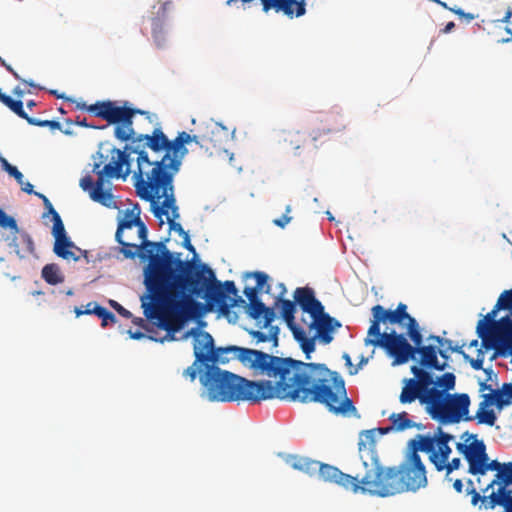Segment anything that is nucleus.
Returning a JSON list of instances; mask_svg holds the SVG:
<instances>
[{
  "label": "nucleus",
  "mask_w": 512,
  "mask_h": 512,
  "mask_svg": "<svg viewBox=\"0 0 512 512\" xmlns=\"http://www.w3.org/2000/svg\"><path fill=\"white\" fill-rule=\"evenodd\" d=\"M473 419H477L478 424H486L488 426H493L496 422V414L492 409H488L483 406H479L476 415Z\"/></svg>",
  "instance_id": "nucleus-36"
},
{
  "label": "nucleus",
  "mask_w": 512,
  "mask_h": 512,
  "mask_svg": "<svg viewBox=\"0 0 512 512\" xmlns=\"http://www.w3.org/2000/svg\"><path fill=\"white\" fill-rule=\"evenodd\" d=\"M93 313L101 320H115V315L100 305H93Z\"/></svg>",
  "instance_id": "nucleus-45"
},
{
  "label": "nucleus",
  "mask_w": 512,
  "mask_h": 512,
  "mask_svg": "<svg viewBox=\"0 0 512 512\" xmlns=\"http://www.w3.org/2000/svg\"><path fill=\"white\" fill-rule=\"evenodd\" d=\"M244 281L254 279V286L246 285L243 294L244 300L236 289V295L227 299V316L231 308L243 309L248 317L258 320H275L278 316L281 320H296L295 314L299 310L302 315H307L310 320H336L325 311V306L317 298L315 290L310 286L297 287L292 293V300L287 299V288L284 283L277 284V295L274 296L272 306H267L261 299L260 294L271 292L272 286L268 274L262 271L245 272L242 276Z\"/></svg>",
  "instance_id": "nucleus-5"
},
{
  "label": "nucleus",
  "mask_w": 512,
  "mask_h": 512,
  "mask_svg": "<svg viewBox=\"0 0 512 512\" xmlns=\"http://www.w3.org/2000/svg\"><path fill=\"white\" fill-rule=\"evenodd\" d=\"M488 471H495L494 478L484 487L481 485L479 489L486 493L489 489L495 485L498 486L497 490H493L489 495H481L477 491L474 482L471 479L466 481V494L471 495V504L485 510H492L496 506H502L505 512H512V461L508 463H500L497 460L490 459L486 461V467H484V476Z\"/></svg>",
  "instance_id": "nucleus-7"
},
{
  "label": "nucleus",
  "mask_w": 512,
  "mask_h": 512,
  "mask_svg": "<svg viewBox=\"0 0 512 512\" xmlns=\"http://www.w3.org/2000/svg\"><path fill=\"white\" fill-rule=\"evenodd\" d=\"M135 328L127 330L131 339L144 337L156 341H179L193 338L194 362L182 371V376L194 382L198 365H220L238 360L255 375H266L297 385H328L346 395L345 382L340 374L324 364L305 363L292 358H281L263 351L239 346L215 347L212 335L203 330L208 322H195L196 327L185 330L190 322H134Z\"/></svg>",
  "instance_id": "nucleus-2"
},
{
  "label": "nucleus",
  "mask_w": 512,
  "mask_h": 512,
  "mask_svg": "<svg viewBox=\"0 0 512 512\" xmlns=\"http://www.w3.org/2000/svg\"><path fill=\"white\" fill-rule=\"evenodd\" d=\"M199 380L210 401L250 402L277 398L302 403H321L336 415H357L353 401L335 387L328 385H297L296 382L278 379L252 381L222 370L216 365H198Z\"/></svg>",
  "instance_id": "nucleus-3"
},
{
  "label": "nucleus",
  "mask_w": 512,
  "mask_h": 512,
  "mask_svg": "<svg viewBox=\"0 0 512 512\" xmlns=\"http://www.w3.org/2000/svg\"><path fill=\"white\" fill-rule=\"evenodd\" d=\"M403 387L399 395L401 404H410L422 397L424 390L414 381V378H404L402 380Z\"/></svg>",
  "instance_id": "nucleus-29"
},
{
  "label": "nucleus",
  "mask_w": 512,
  "mask_h": 512,
  "mask_svg": "<svg viewBox=\"0 0 512 512\" xmlns=\"http://www.w3.org/2000/svg\"><path fill=\"white\" fill-rule=\"evenodd\" d=\"M486 390L492 392V390H494V389L492 388L491 385L487 384L486 382H481L480 383V387H479V391L480 392H484Z\"/></svg>",
  "instance_id": "nucleus-64"
},
{
  "label": "nucleus",
  "mask_w": 512,
  "mask_h": 512,
  "mask_svg": "<svg viewBox=\"0 0 512 512\" xmlns=\"http://www.w3.org/2000/svg\"><path fill=\"white\" fill-rule=\"evenodd\" d=\"M470 397L468 394H447L438 421L442 424L472 421L469 416Z\"/></svg>",
  "instance_id": "nucleus-17"
},
{
  "label": "nucleus",
  "mask_w": 512,
  "mask_h": 512,
  "mask_svg": "<svg viewBox=\"0 0 512 512\" xmlns=\"http://www.w3.org/2000/svg\"><path fill=\"white\" fill-rule=\"evenodd\" d=\"M407 335L414 343L413 347H422L423 336L419 322H407Z\"/></svg>",
  "instance_id": "nucleus-40"
},
{
  "label": "nucleus",
  "mask_w": 512,
  "mask_h": 512,
  "mask_svg": "<svg viewBox=\"0 0 512 512\" xmlns=\"http://www.w3.org/2000/svg\"><path fill=\"white\" fill-rule=\"evenodd\" d=\"M224 129L214 126L210 135H193L182 131L174 140H169L160 128H155L151 135L139 134L130 139V145L125 147L128 156L137 154V170L134 172L136 193L153 197L152 191L170 189L175 175L179 172L182 160L188 153L186 144L194 142L201 148L215 150L223 148Z\"/></svg>",
  "instance_id": "nucleus-4"
},
{
  "label": "nucleus",
  "mask_w": 512,
  "mask_h": 512,
  "mask_svg": "<svg viewBox=\"0 0 512 512\" xmlns=\"http://www.w3.org/2000/svg\"><path fill=\"white\" fill-rule=\"evenodd\" d=\"M82 110L92 113L95 117L105 120L107 124L115 125L114 136L120 141H129L135 135L132 122V110L116 101H97L94 104L78 106Z\"/></svg>",
  "instance_id": "nucleus-8"
},
{
  "label": "nucleus",
  "mask_w": 512,
  "mask_h": 512,
  "mask_svg": "<svg viewBox=\"0 0 512 512\" xmlns=\"http://www.w3.org/2000/svg\"><path fill=\"white\" fill-rule=\"evenodd\" d=\"M482 401L480 402L479 406L483 407H490L495 405L499 410L504 408V401L501 397L498 396V391L492 390V392L485 393L482 395Z\"/></svg>",
  "instance_id": "nucleus-39"
},
{
  "label": "nucleus",
  "mask_w": 512,
  "mask_h": 512,
  "mask_svg": "<svg viewBox=\"0 0 512 512\" xmlns=\"http://www.w3.org/2000/svg\"><path fill=\"white\" fill-rule=\"evenodd\" d=\"M432 440L429 435H416L408 442L409 452L400 466L384 467L373 474L367 488L369 495L393 496L404 491H417L427 486L426 468L418 452L430 455Z\"/></svg>",
  "instance_id": "nucleus-6"
},
{
  "label": "nucleus",
  "mask_w": 512,
  "mask_h": 512,
  "mask_svg": "<svg viewBox=\"0 0 512 512\" xmlns=\"http://www.w3.org/2000/svg\"><path fill=\"white\" fill-rule=\"evenodd\" d=\"M505 30L510 35V37L502 38V39L498 40V43L504 44V43H508V42L512 41V29L510 27H506Z\"/></svg>",
  "instance_id": "nucleus-62"
},
{
  "label": "nucleus",
  "mask_w": 512,
  "mask_h": 512,
  "mask_svg": "<svg viewBox=\"0 0 512 512\" xmlns=\"http://www.w3.org/2000/svg\"><path fill=\"white\" fill-rule=\"evenodd\" d=\"M111 306L118 312V314L124 318H131L132 314L125 309L123 306H121L119 303H117L114 300H110Z\"/></svg>",
  "instance_id": "nucleus-48"
},
{
  "label": "nucleus",
  "mask_w": 512,
  "mask_h": 512,
  "mask_svg": "<svg viewBox=\"0 0 512 512\" xmlns=\"http://www.w3.org/2000/svg\"><path fill=\"white\" fill-rule=\"evenodd\" d=\"M306 0H263V10L274 9L283 12L289 18L301 17L306 12Z\"/></svg>",
  "instance_id": "nucleus-23"
},
{
  "label": "nucleus",
  "mask_w": 512,
  "mask_h": 512,
  "mask_svg": "<svg viewBox=\"0 0 512 512\" xmlns=\"http://www.w3.org/2000/svg\"><path fill=\"white\" fill-rule=\"evenodd\" d=\"M318 121L319 125L312 129L309 134L315 147H317L318 142H321L328 134L340 132L346 127L343 117L339 113H327L319 118Z\"/></svg>",
  "instance_id": "nucleus-19"
},
{
  "label": "nucleus",
  "mask_w": 512,
  "mask_h": 512,
  "mask_svg": "<svg viewBox=\"0 0 512 512\" xmlns=\"http://www.w3.org/2000/svg\"><path fill=\"white\" fill-rule=\"evenodd\" d=\"M416 354L420 355L419 363L423 368L443 371L447 367L446 362H440L438 360V351L435 346L427 345L415 347L414 356Z\"/></svg>",
  "instance_id": "nucleus-27"
},
{
  "label": "nucleus",
  "mask_w": 512,
  "mask_h": 512,
  "mask_svg": "<svg viewBox=\"0 0 512 512\" xmlns=\"http://www.w3.org/2000/svg\"><path fill=\"white\" fill-rule=\"evenodd\" d=\"M289 463L294 469L305 472L309 475L318 474L320 468L319 461L302 456H292Z\"/></svg>",
  "instance_id": "nucleus-31"
},
{
  "label": "nucleus",
  "mask_w": 512,
  "mask_h": 512,
  "mask_svg": "<svg viewBox=\"0 0 512 512\" xmlns=\"http://www.w3.org/2000/svg\"><path fill=\"white\" fill-rule=\"evenodd\" d=\"M425 369L426 368H420L417 365L411 367V372L414 374V381L424 391L432 388L431 385L434 383L432 374Z\"/></svg>",
  "instance_id": "nucleus-33"
},
{
  "label": "nucleus",
  "mask_w": 512,
  "mask_h": 512,
  "mask_svg": "<svg viewBox=\"0 0 512 512\" xmlns=\"http://www.w3.org/2000/svg\"><path fill=\"white\" fill-rule=\"evenodd\" d=\"M285 211H286V213L281 218L275 219L273 221V223L276 226L284 228L292 220V217L288 216V213L291 212V206L288 205L286 207Z\"/></svg>",
  "instance_id": "nucleus-46"
},
{
  "label": "nucleus",
  "mask_w": 512,
  "mask_h": 512,
  "mask_svg": "<svg viewBox=\"0 0 512 512\" xmlns=\"http://www.w3.org/2000/svg\"><path fill=\"white\" fill-rule=\"evenodd\" d=\"M17 232V221L0 207V233Z\"/></svg>",
  "instance_id": "nucleus-41"
},
{
  "label": "nucleus",
  "mask_w": 512,
  "mask_h": 512,
  "mask_svg": "<svg viewBox=\"0 0 512 512\" xmlns=\"http://www.w3.org/2000/svg\"><path fill=\"white\" fill-rule=\"evenodd\" d=\"M183 238V246L190 252L195 253V248L191 244L189 234L185 235Z\"/></svg>",
  "instance_id": "nucleus-57"
},
{
  "label": "nucleus",
  "mask_w": 512,
  "mask_h": 512,
  "mask_svg": "<svg viewBox=\"0 0 512 512\" xmlns=\"http://www.w3.org/2000/svg\"><path fill=\"white\" fill-rule=\"evenodd\" d=\"M388 420L391 422L393 430L397 432H402L413 428H416L417 430L425 429V426L422 423L413 421L409 417V414L405 411L400 413H392Z\"/></svg>",
  "instance_id": "nucleus-30"
},
{
  "label": "nucleus",
  "mask_w": 512,
  "mask_h": 512,
  "mask_svg": "<svg viewBox=\"0 0 512 512\" xmlns=\"http://www.w3.org/2000/svg\"><path fill=\"white\" fill-rule=\"evenodd\" d=\"M76 124H77V125H79V126H81V127L93 128V129H104V128H106V125L101 126V127H98V126H95V125L89 124V123L87 122V119H86V118L80 119V117H77V119H76Z\"/></svg>",
  "instance_id": "nucleus-51"
},
{
  "label": "nucleus",
  "mask_w": 512,
  "mask_h": 512,
  "mask_svg": "<svg viewBox=\"0 0 512 512\" xmlns=\"http://www.w3.org/2000/svg\"><path fill=\"white\" fill-rule=\"evenodd\" d=\"M480 320H512V288L500 293L491 311L479 314Z\"/></svg>",
  "instance_id": "nucleus-22"
},
{
  "label": "nucleus",
  "mask_w": 512,
  "mask_h": 512,
  "mask_svg": "<svg viewBox=\"0 0 512 512\" xmlns=\"http://www.w3.org/2000/svg\"><path fill=\"white\" fill-rule=\"evenodd\" d=\"M0 163L3 170H5L7 173L14 167L2 156H0Z\"/></svg>",
  "instance_id": "nucleus-60"
},
{
  "label": "nucleus",
  "mask_w": 512,
  "mask_h": 512,
  "mask_svg": "<svg viewBox=\"0 0 512 512\" xmlns=\"http://www.w3.org/2000/svg\"><path fill=\"white\" fill-rule=\"evenodd\" d=\"M139 256L149 258L144 284L147 293L141 296L145 320H201L216 311L227 316V299L236 295L233 281L221 283L205 264L174 258L164 241L141 239Z\"/></svg>",
  "instance_id": "nucleus-1"
},
{
  "label": "nucleus",
  "mask_w": 512,
  "mask_h": 512,
  "mask_svg": "<svg viewBox=\"0 0 512 512\" xmlns=\"http://www.w3.org/2000/svg\"><path fill=\"white\" fill-rule=\"evenodd\" d=\"M42 278L50 285H57L64 281L60 268L57 264H47L42 269Z\"/></svg>",
  "instance_id": "nucleus-34"
},
{
  "label": "nucleus",
  "mask_w": 512,
  "mask_h": 512,
  "mask_svg": "<svg viewBox=\"0 0 512 512\" xmlns=\"http://www.w3.org/2000/svg\"><path fill=\"white\" fill-rule=\"evenodd\" d=\"M0 241L7 243V245L21 258H27L30 255H34L35 246L31 236L19 229L17 226V232L9 231L0 233Z\"/></svg>",
  "instance_id": "nucleus-18"
},
{
  "label": "nucleus",
  "mask_w": 512,
  "mask_h": 512,
  "mask_svg": "<svg viewBox=\"0 0 512 512\" xmlns=\"http://www.w3.org/2000/svg\"><path fill=\"white\" fill-rule=\"evenodd\" d=\"M8 174L15 178L18 184H23V174L17 169V167H13Z\"/></svg>",
  "instance_id": "nucleus-52"
},
{
  "label": "nucleus",
  "mask_w": 512,
  "mask_h": 512,
  "mask_svg": "<svg viewBox=\"0 0 512 512\" xmlns=\"http://www.w3.org/2000/svg\"><path fill=\"white\" fill-rule=\"evenodd\" d=\"M450 11H452L453 13H455L456 15L460 16V17H465V19H467V21H471L474 19V15L471 14V13H465L462 9L460 8H453V9H450Z\"/></svg>",
  "instance_id": "nucleus-53"
},
{
  "label": "nucleus",
  "mask_w": 512,
  "mask_h": 512,
  "mask_svg": "<svg viewBox=\"0 0 512 512\" xmlns=\"http://www.w3.org/2000/svg\"><path fill=\"white\" fill-rule=\"evenodd\" d=\"M375 431V429L362 431L358 443L366 486L373 480L372 475L378 474L383 468L376 451Z\"/></svg>",
  "instance_id": "nucleus-15"
},
{
  "label": "nucleus",
  "mask_w": 512,
  "mask_h": 512,
  "mask_svg": "<svg viewBox=\"0 0 512 512\" xmlns=\"http://www.w3.org/2000/svg\"><path fill=\"white\" fill-rule=\"evenodd\" d=\"M382 322H372L368 330V339L369 342L373 345L384 346L385 343V335H389L388 333H381L380 324Z\"/></svg>",
  "instance_id": "nucleus-37"
},
{
  "label": "nucleus",
  "mask_w": 512,
  "mask_h": 512,
  "mask_svg": "<svg viewBox=\"0 0 512 512\" xmlns=\"http://www.w3.org/2000/svg\"><path fill=\"white\" fill-rule=\"evenodd\" d=\"M484 362V352L479 349L477 353V358L470 360V365L475 370H481L483 368Z\"/></svg>",
  "instance_id": "nucleus-47"
},
{
  "label": "nucleus",
  "mask_w": 512,
  "mask_h": 512,
  "mask_svg": "<svg viewBox=\"0 0 512 512\" xmlns=\"http://www.w3.org/2000/svg\"><path fill=\"white\" fill-rule=\"evenodd\" d=\"M477 333L486 350L512 355V322H477Z\"/></svg>",
  "instance_id": "nucleus-11"
},
{
  "label": "nucleus",
  "mask_w": 512,
  "mask_h": 512,
  "mask_svg": "<svg viewBox=\"0 0 512 512\" xmlns=\"http://www.w3.org/2000/svg\"><path fill=\"white\" fill-rule=\"evenodd\" d=\"M29 124L31 125H34V126H39V127H43V121L44 120H39V119H36V118H33V117H29L27 115V118H24Z\"/></svg>",
  "instance_id": "nucleus-58"
},
{
  "label": "nucleus",
  "mask_w": 512,
  "mask_h": 512,
  "mask_svg": "<svg viewBox=\"0 0 512 512\" xmlns=\"http://www.w3.org/2000/svg\"><path fill=\"white\" fill-rule=\"evenodd\" d=\"M52 221H53L52 234L55 238V241H57V239H61L65 236H67L63 221L58 213H55Z\"/></svg>",
  "instance_id": "nucleus-42"
},
{
  "label": "nucleus",
  "mask_w": 512,
  "mask_h": 512,
  "mask_svg": "<svg viewBox=\"0 0 512 512\" xmlns=\"http://www.w3.org/2000/svg\"><path fill=\"white\" fill-rule=\"evenodd\" d=\"M342 358L345 361V365L348 368V373L350 375H355L358 373V368H355V365L352 363L351 357L348 353H344Z\"/></svg>",
  "instance_id": "nucleus-49"
},
{
  "label": "nucleus",
  "mask_w": 512,
  "mask_h": 512,
  "mask_svg": "<svg viewBox=\"0 0 512 512\" xmlns=\"http://www.w3.org/2000/svg\"><path fill=\"white\" fill-rule=\"evenodd\" d=\"M451 482L453 483V488L455 489L456 492H458V493H462L463 492L464 485H463L462 479H460V478H455L454 479L452 477V481Z\"/></svg>",
  "instance_id": "nucleus-55"
},
{
  "label": "nucleus",
  "mask_w": 512,
  "mask_h": 512,
  "mask_svg": "<svg viewBox=\"0 0 512 512\" xmlns=\"http://www.w3.org/2000/svg\"><path fill=\"white\" fill-rule=\"evenodd\" d=\"M436 384L444 390L453 389L455 385V376L452 373H445L437 379Z\"/></svg>",
  "instance_id": "nucleus-44"
},
{
  "label": "nucleus",
  "mask_w": 512,
  "mask_h": 512,
  "mask_svg": "<svg viewBox=\"0 0 512 512\" xmlns=\"http://www.w3.org/2000/svg\"><path fill=\"white\" fill-rule=\"evenodd\" d=\"M282 141L291 149L298 150L301 148L305 141L306 137L304 133L299 130H285L281 134Z\"/></svg>",
  "instance_id": "nucleus-32"
},
{
  "label": "nucleus",
  "mask_w": 512,
  "mask_h": 512,
  "mask_svg": "<svg viewBox=\"0 0 512 512\" xmlns=\"http://www.w3.org/2000/svg\"><path fill=\"white\" fill-rule=\"evenodd\" d=\"M53 251L58 257L68 261H78L81 255L87 257V251L76 246L68 236L57 239V241L54 242Z\"/></svg>",
  "instance_id": "nucleus-25"
},
{
  "label": "nucleus",
  "mask_w": 512,
  "mask_h": 512,
  "mask_svg": "<svg viewBox=\"0 0 512 512\" xmlns=\"http://www.w3.org/2000/svg\"><path fill=\"white\" fill-rule=\"evenodd\" d=\"M20 185L24 192H26L28 194H34L35 191L33 190V185L30 182L23 181V184H20Z\"/></svg>",
  "instance_id": "nucleus-59"
},
{
  "label": "nucleus",
  "mask_w": 512,
  "mask_h": 512,
  "mask_svg": "<svg viewBox=\"0 0 512 512\" xmlns=\"http://www.w3.org/2000/svg\"><path fill=\"white\" fill-rule=\"evenodd\" d=\"M0 101L20 118H27V113L24 111L23 103L21 100H14L5 93H1Z\"/></svg>",
  "instance_id": "nucleus-35"
},
{
  "label": "nucleus",
  "mask_w": 512,
  "mask_h": 512,
  "mask_svg": "<svg viewBox=\"0 0 512 512\" xmlns=\"http://www.w3.org/2000/svg\"><path fill=\"white\" fill-rule=\"evenodd\" d=\"M384 346L387 351L395 358L396 363L404 364L410 359H414L415 347L410 345L402 334L390 333L385 335Z\"/></svg>",
  "instance_id": "nucleus-20"
},
{
  "label": "nucleus",
  "mask_w": 512,
  "mask_h": 512,
  "mask_svg": "<svg viewBox=\"0 0 512 512\" xmlns=\"http://www.w3.org/2000/svg\"><path fill=\"white\" fill-rule=\"evenodd\" d=\"M151 194L153 197L145 196L142 192L137 193L141 199L151 202L152 212L155 217L161 219L163 215L168 214V210H171V217H167L170 230L177 232L182 237L187 235L188 232L183 229L180 223L175 221L179 218V212L176 205L173 184L170 185V189H167L165 193H163L161 189L160 191H152Z\"/></svg>",
  "instance_id": "nucleus-14"
},
{
  "label": "nucleus",
  "mask_w": 512,
  "mask_h": 512,
  "mask_svg": "<svg viewBox=\"0 0 512 512\" xmlns=\"http://www.w3.org/2000/svg\"><path fill=\"white\" fill-rule=\"evenodd\" d=\"M497 391L498 396L504 401V407L512 404V383H504Z\"/></svg>",
  "instance_id": "nucleus-43"
},
{
  "label": "nucleus",
  "mask_w": 512,
  "mask_h": 512,
  "mask_svg": "<svg viewBox=\"0 0 512 512\" xmlns=\"http://www.w3.org/2000/svg\"><path fill=\"white\" fill-rule=\"evenodd\" d=\"M372 320H415L410 314L407 313V306L399 303L397 308L385 309L381 305L372 307Z\"/></svg>",
  "instance_id": "nucleus-28"
},
{
  "label": "nucleus",
  "mask_w": 512,
  "mask_h": 512,
  "mask_svg": "<svg viewBox=\"0 0 512 512\" xmlns=\"http://www.w3.org/2000/svg\"><path fill=\"white\" fill-rule=\"evenodd\" d=\"M80 186L84 191H91L95 186V183L90 176H85L80 180Z\"/></svg>",
  "instance_id": "nucleus-50"
},
{
  "label": "nucleus",
  "mask_w": 512,
  "mask_h": 512,
  "mask_svg": "<svg viewBox=\"0 0 512 512\" xmlns=\"http://www.w3.org/2000/svg\"><path fill=\"white\" fill-rule=\"evenodd\" d=\"M461 438L464 439V442H458L456 449L468 463L467 472L477 477L476 480L480 486L486 461L489 460L486 445L482 440H478L476 435L468 432L463 433Z\"/></svg>",
  "instance_id": "nucleus-13"
},
{
  "label": "nucleus",
  "mask_w": 512,
  "mask_h": 512,
  "mask_svg": "<svg viewBox=\"0 0 512 512\" xmlns=\"http://www.w3.org/2000/svg\"><path fill=\"white\" fill-rule=\"evenodd\" d=\"M244 330L257 345L268 343L275 348L279 344L280 329L277 325H273V322H254L252 326H245Z\"/></svg>",
  "instance_id": "nucleus-21"
},
{
  "label": "nucleus",
  "mask_w": 512,
  "mask_h": 512,
  "mask_svg": "<svg viewBox=\"0 0 512 512\" xmlns=\"http://www.w3.org/2000/svg\"><path fill=\"white\" fill-rule=\"evenodd\" d=\"M286 324L307 358L315 351L316 340L324 345L331 343L334 333L342 326V322H286Z\"/></svg>",
  "instance_id": "nucleus-9"
},
{
  "label": "nucleus",
  "mask_w": 512,
  "mask_h": 512,
  "mask_svg": "<svg viewBox=\"0 0 512 512\" xmlns=\"http://www.w3.org/2000/svg\"><path fill=\"white\" fill-rule=\"evenodd\" d=\"M43 127H49L52 130L61 129V124L55 120H44Z\"/></svg>",
  "instance_id": "nucleus-56"
},
{
  "label": "nucleus",
  "mask_w": 512,
  "mask_h": 512,
  "mask_svg": "<svg viewBox=\"0 0 512 512\" xmlns=\"http://www.w3.org/2000/svg\"><path fill=\"white\" fill-rule=\"evenodd\" d=\"M319 478L325 482L338 484L346 490H350L354 494H369V488L366 487L364 474L359 478L343 473L337 467L320 462L318 472Z\"/></svg>",
  "instance_id": "nucleus-16"
},
{
  "label": "nucleus",
  "mask_w": 512,
  "mask_h": 512,
  "mask_svg": "<svg viewBox=\"0 0 512 512\" xmlns=\"http://www.w3.org/2000/svg\"><path fill=\"white\" fill-rule=\"evenodd\" d=\"M133 227H137L138 238L145 239L148 234V230L144 222L140 218V210L136 206L132 210H127L123 219L119 222L118 228L115 234V238H121L126 230H131Z\"/></svg>",
  "instance_id": "nucleus-24"
},
{
  "label": "nucleus",
  "mask_w": 512,
  "mask_h": 512,
  "mask_svg": "<svg viewBox=\"0 0 512 512\" xmlns=\"http://www.w3.org/2000/svg\"><path fill=\"white\" fill-rule=\"evenodd\" d=\"M455 27V23L453 21L448 22L445 27L441 30L443 34H447L452 31V29Z\"/></svg>",
  "instance_id": "nucleus-63"
},
{
  "label": "nucleus",
  "mask_w": 512,
  "mask_h": 512,
  "mask_svg": "<svg viewBox=\"0 0 512 512\" xmlns=\"http://www.w3.org/2000/svg\"><path fill=\"white\" fill-rule=\"evenodd\" d=\"M454 439V436L444 432L441 427H438L432 440V452H430V461L435 466L437 471H446V481L451 482V473L459 470L462 467L460 458H453L449 461V456L452 452L449 442Z\"/></svg>",
  "instance_id": "nucleus-12"
},
{
  "label": "nucleus",
  "mask_w": 512,
  "mask_h": 512,
  "mask_svg": "<svg viewBox=\"0 0 512 512\" xmlns=\"http://www.w3.org/2000/svg\"><path fill=\"white\" fill-rule=\"evenodd\" d=\"M445 399L446 395L444 394V391L432 387L423 392L420 403L427 406V410L433 419L438 420Z\"/></svg>",
  "instance_id": "nucleus-26"
},
{
  "label": "nucleus",
  "mask_w": 512,
  "mask_h": 512,
  "mask_svg": "<svg viewBox=\"0 0 512 512\" xmlns=\"http://www.w3.org/2000/svg\"><path fill=\"white\" fill-rule=\"evenodd\" d=\"M116 241L121 245V253L125 258L133 259L136 255H138L140 248H142L141 243H130L125 241L123 237L116 238Z\"/></svg>",
  "instance_id": "nucleus-38"
},
{
  "label": "nucleus",
  "mask_w": 512,
  "mask_h": 512,
  "mask_svg": "<svg viewBox=\"0 0 512 512\" xmlns=\"http://www.w3.org/2000/svg\"><path fill=\"white\" fill-rule=\"evenodd\" d=\"M93 305H97V303H88L85 307V310L76 309V315L79 317L80 315H83V314H87V315L94 314L93 311H91L93 308Z\"/></svg>",
  "instance_id": "nucleus-54"
},
{
  "label": "nucleus",
  "mask_w": 512,
  "mask_h": 512,
  "mask_svg": "<svg viewBox=\"0 0 512 512\" xmlns=\"http://www.w3.org/2000/svg\"><path fill=\"white\" fill-rule=\"evenodd\" d=\"M451 349V347L449 346L448 348L446 349H437L438 351V354L444 359L443 362H446L447 363V360L449 359V355H448V350Z\"/></svg>",
  "instance_id": "nucleus-61"
},
{
  "label": "nucleus",
  "mask_w": 512,
  "mask_h": 512,
  "mask_svg": "<svg viewBox=\"0 0 512 512\" xmlns=\"http://www.w3.org/2000/svg\"><path fill=\"white\" fill-rule=\"evenodd\" d=\"M112 152L117 154V159L114 162L106 164L102 169H100L101 163L94 164L93 171L97 173L98 178L90 191L91 199L106 207L113 204V195L104 189L105 177L125 179L131 172L128 154L117 148H114Z\"/></svg>",
  "instance_id": "nucleus-10"
}]
</instances>
